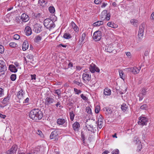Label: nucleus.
Listing matches in <instances>:
<instances>
[{
	"label": "nucleus",
	"instance_id": "43",
	"mask_svg": "<svg viewBox=\"0 0 154 154\" xmlns=\"http://www.w3.org/2000/svg\"><path fill=\"white\" fill-rule=\"evenodd\" d=\"M140 108L143 110H146L147 109V106L146 104H143L141 106Z\"/></svg>",
	"mask_w": 154,
	"mask_h": 154
},
{
	"label": "nucleus",
	"instance_id": "13",
	"mask_svg": "<svg viewBox=\"0 0 154 154\" xmlns=\"http://www.w3.org/2000/svg\"><path fill=\"white\" fill-rule=\"evenodd\" d=\"M17 149V146L16 145H14L7 151V153L8 154H14L16 152Z\"/></svg>",
	"mask_w": 154,
	"mask_h": 154
},
{
	"label": "nucleus",
	"instance_id": "2",
	"mask_svg": "<svg viewBox=\"0 0 154 154\" xmlns=\"http://www.w3.org/2000/svg\"><path fill=\"white\" fill-rule=\"evenodd\" d=\"M84 71L85 72L82 74L83 79L85 83H88L91 79L90 72L87 70H85Z\"/></svg>",
	"mask_w": 154,
	"mask_h": 154
},
{
	"label": "nucleus",
	"instance_id": "8",
	"mask_svg": "<svg viewBox=\"0 0 154 154\" xmlns=\"http://www.w3.org/2000/svg\"><path fill=\"white\" fill-rule=\"evenodd\" d=\"M147 121V119L146 118L140 117L139 118V121L138 122V123L139 125L143 126L146 125Z\"/></svg>",
	"mask_w": 154,
	"mask_h": 154
},
{
	"label": "nucleus",
	"instance_id": "32",
	"mask_svg": "<svg viewBox=\"0 0 154 154\" xmlns=\"http://www.w3.org/2000/svg\"><path fill=\"white\" fill-rule=\"evenodd\" d=\"M121 108L122 111L124 112L126 111L128 108L127 105L125 103H123L121 106Z\"/></svg>",
	"mask_w": 154,
	"mask_h": 154
},
{
	"label": "nucleus",
	"instance_id": "31",
	"mask_svg": "<svg viewBox=\"0 0 154 154\" xmlns=\"http://www.w3.org/2000/svg\"><path fill=\"white\" fill-rule=\"evenodd\" d=\"M63 37L65 39H69L71 38H72V36L69 33L66 32L64 33L63 35Z\"/></svg>",
	"mask_w": 154,
	"mask_h": 154
},
{
	"label": "nucleus",
	"instance_id": "29",
	"mask_svg": "<svg viewBox=\"0 0 154 154\" xmlns=\"http://www.w3.org/2000/svg\"><path fill=\"white\" fill-rule=\"evenodd\" d=\"M65 122V120L63 119H58L57 121V123L59 125H62Z\"/></svg>",
	"mask_w": 154,
	"mask_h": 154
},
{
	"label": "nucleus",
	"instance_id": "12",
	"mask_svg": "<svg viewBox=\"0 0 154 154\" xmlns=\"http://www.w3.org/2000/svg\"><path fill=\"white\" fill-rule=\"evenodd\" d=\"M144 26V24H143L141 25V26H140V27L138 34V37L139 38H141L143 36Z\"/></svg>",
	"mask_w": 154,
	"mask_h": 154
},
{
	"label": "nucleus",
	"instance_id": "55",
	"mask_svg": "<svg viewBox=\"0 0 154 154\" xmlns=\"http://www.w3.org/2000/svg\"><path fill=\"white\" fill-rule=\"evenodd\" d=\"M81 137L82 140V141L84 143L85 140V135L82 132L81 133Z\"/></svg>",
	"mask_w": 154,
	"mask_h": 154
},
{
	"label": "nucleus",
	"instance_id": "48",
	"mask_svg": "<svg viewBox=\"0 0 154 154\" xmlns=\"http://www.w3.org/2000/svg\"><path fill=\"white\" fill-rule=\"evenodd\" d=\"M119 151L117 149H116L112 151V154H119Z\"/></svg>",
	"mask_w": 154,
	"mask_h": 154
},
{
	"label": "nucleus",
	"instance_id": "54",
	"mask_svg": "<svg viewBox=\"0 0 154 154\" xmlns=\"http://www.w3.org/2000/svg\"><path fill=\"white\" fill-rule=\"evenodd\" d=\"M103 122V117L102 115H100L98 118V122Z\"/></svg>",
	"mask_w": 154,
	"mask_h": 154
},
{
	"label": "nucleus",
	"instance_id": "40",
	"mask_svg": "<svg viewBox=\"0 0 154 154\" xmlns=\"http://www.w3.org/2000/svg\"><path fill=\"white\" fill-rule=\"evenodd\" d=\"M86 37V34L85 33H83L82 34L81 38V42H83L85 39Z\"/></svg>",
	"mask_w": 154,
	"mask_h": 154
},
{
	"label": "nucleus",
	"instance_id": "11",
	"mask_svg": "<svg viewBox=\"0 0 154 154\" xmlns=\"http://www.w3.org/2000/svg\"><path fill=\"white\" fill-rule=\"evenodd\" d=\"M42 27L40 24L37 23L34 25L33 30L36 33H39L42 31Z\"/></svg>",
	"mask_w": 154,
	"mask_h": 154
},
{
	"label": "nucleus",
	"instance_id": "19",
	"mask_svg": "<svg viewBox=\"0 0 154 154\" xmlns=\"http://www.w3.org/2000/svg\"><path fill=\"white\" fill-rule=\"evenodd\" d=\"M105 49L106 52L111 53L112 51L114 48L112 45L111 44H109L106 46Z\"/></svg>",
	"mask_w": 154,
	"mask_h": 154
},
{
	"label": "nucleus",
	"instance_id": "52",
	"mask_svg": "<svg viewBox=\"0 0 154 154\" xmlns=\"http://www.w3.org/2000/svg\"><path fill=\"white\" fill-rule=\"evenodd\" d=\"M14 38L15 40H18L20 38V36L18 34H16L14 35Z\"/></svg>",
	"mask_w": 154,
	"mask_h": 154
},
{
	"label": "nucleus",
	"instance_id": "30",
	"mask_svg": "<svg viewBox=\"0 0 154 154\" xmlns=\"http://www.w3.org/2000/svg\"><path fill=\"white\" fill-rule=\"evenodd\" d=\"M103 24V22L102 21H98L93 23V24L94 26H98Z\"/></svg>",
	"mask_w": 154,
	"mask_h": 154
},
{
	"label": "nucleus",
	"instance_id": "49",
	"mask_svg": "<svg viewBox=\"0 0 154 154\" xmlns=\"http://www.w3.org/2000/svg\"><path fill=\"white\" fill-rule=\"evenodd\" d=\"M80 97L84 100L86 101L88 100V98L84 96L83 94H81Z\"/></svg>",
	"mask_w": 154,
	"mask_h": 154
},
{
	"label": "nucleus",
	"instance_id": "36",
	"mask_svg": "<svg viewBox=\"0 0 154 154\" xmlns=\"http://www.w3.org/2000/svg\"><path fill=\"white\" fill-rule=\"evenodd\" d=\"M86 112L89 114H91L92 111L91 108L89 106H87L86 108Z\"/></svg>",
	"mask_w": 154,
	"mask_h": 154
},
{
	"label": "nucleus",
	"instance_id": "17",
	"mask_svg": "<svg viewBox=\"0 0 154 154\" xmlns=\"http://www.w3.org/2000/svg\"><path fill=\"white\" fill-rule=\"evenodd\" d=\"M21 19L23 22H26L29 20V17L26 14L23 13L21 16Z\"/></svg>",
	"mask_w": 154,
	"mask_h": 154
},
{
	"label": "nucleus",
	"instance_id": "7",
	"mask_svg": "<svg viewBox=\"0 0 154 154\" xmlns=\"http://www.w3.org/2000/svg\"><path fill=\"white\" fill-rule=\"evenodd\" d=\"M55 101L54 97H47L45 100V104L46 106H49L53 103Z\"/></svg>",
	"mask_w": 154,
	"mask_h": 154
},
{
	"label": "nucleus",
	"instance_id": "27",
	"mask_svg": "<svg viewBox=\"0 0 154 154\" xmlns=\"http://www.w3.org/2000/svg\"><path fill=\"white\" fill-rule=\"evenodd\" d=\"M10 99V96L9 95H8L7 97L5 98L2 101V103L3 104H5L7 103L9 100Z\"/></svg>",
	"mask_w": 154,
	"mask_h": 154
},
{
	"label": "nucleus",
	"instance_id": "51",
	"mask_svg": "<svg viewBox=\"0 0 154 154\" xmlns=\"http://www.w3.org/2000/svg\"><path fill=\"white\" fill-rule=\"evenodd\" d=\"M4 90L2 88H0V97L4 95Z\"/></svg>",
	"mask_w": 154,
	"mask_h": 154
},
{
	"label": "nucleus",
	"instance_id": "22",
	"mask_svg": "<svg viewBox=\"0 0 154 154\" xmlns=\"http://www.w3.org/2000/svg\"><path fill=\"white\" fill-rule=\"evenodd\" d=\"M9 68L11 72H16L17 71L16 67L13 64L10 65L9 66Z\"/></svg>",
	"mask_w": 154,
	"mask_h": 154
},
{
	"label": "nucleus",
	"instance_id": "35",
	"mask_svg": "<svg viewBox=\"0 0 154 154\" xmlns=\"http://www.w3.org/2000/svg\"><path fill=\"white\" fill-rule=\"evenodd\" d=\"M42 39V37L39 36L38 35L37 36H36L35 37V42H38L41 41V40Z\"/></svg>",
	"mask_w": 154,
	"mask_h": 154
},
{
	"label": "nucleus",
	"instance_id": "56",
	"mask_svg": "<svg viewBox=\"0 0 154 154\" xmlns=\"http://www.w3.org/2000/svg\"><path fill=\"white\" fill-rule=\"evenodd\" d=\"M36 133L40 135L41 137H42L43 135V134L41 131L38 130Z\"/></svg>",
	"mask_w": 154,
	"mask_h": 154
},
{
	"label": "nucleus",
	"instance_id": "57",
	"mask_svg": "<svg viewBox=\"0 0 154 154\" xmlns=\"http://www.w3.org/2000/svg\"><path fill=\"white\" fill-rule=\"evenodd\" d=\"M74 83L77 85H80V86H81V85L82 84V83H81V82H78L76 81H74Z\"/></svg>",
	"mask_w": 154,
	"mask_h": 154
},
{
	"label": "nucleus",
	"instance_id": "46",
	"mask_svg": "<svg viewBox=\"0 0 154 154\" xmlns=\"http://www.w3.org/2000/svg\"><path fill=\"white\" fill-rule=\"evenodd\" d=\"M119 72L120 78L123 79V77L124 75V73L123 71L122 70H119Z\"/></svg>",
	"mask_w": 154,
	"mask_h": 154
},
{
	"label": "nucleus",
	"instance_id": "3",
	"mask_svg": "<svg viewBox=\"0 0 154 154\" xmlns=\"http://www.w3.org/2000/svg\"><path fill=\"white\" fill-rule=\"evenodd\" d=\"M110 14L107 13L106 10H104L101 13L100 15V18L101 20H103L106 19L107 20H109L110 19Z\"/></svg>",
	"mask_w": 154,
	"mask_h": 154
},
{
	"label": "nucleus",
	"instance_id": "5",
	"mask_svg": "<svg viewBox=\"0 0 154 154\" xmlns=\"http://www.w3.org/2000/svg\"><path fill=\"white\" fill-rule=\"evenodd\" d=\"M90 71L92 73H94L95 72H99L100 70L94 64L92 63L90 65L89 67Z\"/></svg>",
	"mask_w": 154,
	"mask_h": 154
},
{
	"label": "nucleus",
	"instance_id": "39",
	"mask_svg": "<svg viewBox=\"0 0 154 154\" xmlns=\"http://www.w3.org/2000/svg\"><path fill=\"white\" fill-rule=\"evenodd\" d=\"M16 75L15 74H12L11 75L10 79L12 81H14L16 79Z\"/></svg>",
	"mask_w": 154,
	"mask_h": 154
},
{
	"label": "nucleus",
	"instance_id": "60",
	"mask_svg": "<svg viewBox=\"0 0 154 154\" xmlns=\"http://www.w3.org/2000/svg\"><path fill=\"white\" fill-rule=\"evenodd\" d=\"M94 2L96 4H98L101 2L100 0H94Z\"/></svg>",
	"mask_w": 154,
	"mask_h": 154
},
{
	"label": "nucleus",
	"instance_id": "21",
	"mask_svg": "<svg viewBox=\"0 0 154 154\" xmlns=\"http://www.w3.org/2000/svg\"><path fill=\"white\" fill-rule=\"evenodd\" d=\"M25 94L24 92L22 89H21L18 92L17 94V97L19 99H22L23 97Z\"/></svg>",
	"mask_w": 154,
	"mask_h": 154
},
{
	"label": "nucleus",
	"instance_id": "14",
	"mask_svg": "<svg viewBox=\"0 0 154 154\" xmlns=\"http://www.w3.org/2000/svg\"><path fill=\"white\" fill-rule=\"evenodd\" d=\"M146 89L145 88H143L142 89L141 93L138 95V96L139 97V100L141 101L143 100L144 96L146 94Z\"/></svg>",
	"mask_w": 154,
	"mask_h": 154
},
{
	"label": "nucleus",
	"instance_id": "44",
	"mask_svg": "<svg viewBox=\"0 0 154 154\" xmlns=\"http://www.w3.org/2000/svg\"><path fill=\"white\" fill-rule=\"evenodd\" d=\"M55 27V25L54 24V23L53 21L52 23H51V24H50L49 26V28H48L47 29H49V30H50L51 29H52V28H53Z\"/></svg>",
	"mask_w": 154,
	"mask_h": 154
},
{
	"label": "nucleus",
	"instance_id": "62",
	"mask_svg": "<svg viewBox=\"0 0 154 154\" xmlns=\"http://www.w3.org/2000/svg\"><path fill=\"white\" fill-rule=\"evenodd\" d=\"M6 117V116L4 115H3L1 113H0V117L3 119H5Z\"/></svg>",
	"mask_w": 154,
	"mask_h": 154
},
{
	"label": "nucleus",
	"instance_id": "28",
	"mask_svg": "<svg viewBox=\"0 0 154 154\" xmlns=\"http://www.w3.org/2000/svg\"><path fill=\"white\" fill-rule=\"evenodd\" d=\"M107 25L108 26L114 28H117L118 26L117 25L112 22H108L107 23Z\"/></svg>",
	"mask_w": 154,
	"mask_h": 154
},
{
	"label": "nucleus",
	"instance_id": "15",
	"mask_svg": "<svg viewBox=\"0 0 154 154\" xmlns=\"http://www.w3.org/2000/svg\"><path fill=\"white\" fill-rule=\"evenodd\" d=\"M53 23V21L49 18L45 19L44 21V25L47 29L49 28V26L51 23Z\"/></svg>",
	"mask_w": 154,
	"mask_h": 154
},
{
	"label": "nucleus",
	"instance_id": "64",
	"mask_svg": "<svg viewBox=\"0 0 154 154\" xmlns=\"http://www.w3.org/2000/svg\"><path fill=\"white\" fill-rule=\"evenodd\" d=\"M107 5V3H106L104 2L103 3H102V6H101V7L102 8H104V7H105Z\"/></svg>",
	"mask_w": 154,
	"mask_h": 154
},
{
	"label": "nucleus",
	"instance_id": "47",
	"mask_svg": "<svg viewBox=\"0 0 154 154\" xmlns=\"http://www.w3.org/2000/svg\"><path fill=\"white\" fill-rule=\"evenodd\" d=\"M103 122H98V127L100 129H101L103 125Z\"/></svg>",
	"mask_w": 154,
	"mask_h": 154
},
{
	"label": "nucleus",
	"instance_id": "41",
	"mask_svg": "<svg viewBox=\"0 0 154 154\" xmlns=\"http://www.w3.org/2000/svg\"><path fill=\"white\" fill-rule=\"evenodd\" d=\"M100 109V107L99 106H97L95 107V112L96 113H98Z\"/></svg>",
	"mask_w": 154,
	"mask_h": 154
},
{
	"label": "nucleus",
	"instance_id": "25",
	"mask_svg": "<svg viewBox=\"0 0 154 154\" xmlns=\"http://www.w3.org/2000/svg\"><path fill=\"white\" fill-rule=\"evenodd\" d=\"M71 26L75 31L76 32L79 31V28L76 24L73 21L71 23Z\"/></svg>",
	"mask_w": 154,
	"mask_h": 154
},
{
	"label": "nucleus",
	"instance_id": "34",
	"mask_svg": "<svg viewBox=\"0 0 154 154\" xmlns=\"http://www.w3.org/2000/svg\"><path fill=\"white\" fill-rule=\"evenodd\" d=\"M55 93L57 94V95L58 96V97L59 98H60L61 97L60 94L61 93V91L60 90V89H57L55 90H54Z\"/></svg>",
	"mask_w": 154,
	"mask_h": 154
},
{
	"label": "nucleus",
	"instance_id": "59",
	"mask_svg": "<svg viewBox=\"0 0 154 154\" xmlns=\"http://www.w3.org/2000/svg\"><path fill=\"white\" fill-rule=\"evenodd\" d=\"M45 2L44 0H39L38 1V4H39L40 5L42 6L43 3H45Z\"/></svg>",
	"mask_w": 154,
	"mask_h": 154
},
{
	"label": "nucleus",
	"instance_id": "9",
	"mask_svg": "<svg viewBox=\"0 0 154 154\" xmlns=\"http://www.w3.org/2000/svg\"><path fill=\"white\" fill-rule=\"evenodd\" d=\"M7 70V67L5 63L2 60H0V72H4Z\"/></svg>",
	"mask_w": 154,
	"mask_h": 154
},
{
	"label": "nucleus",
	"instance_id": "26",
	"mask_svg": "<svg viewBox=\"0 0 154 154\" xmlns=\"http://www.w3.org/2000/svg\"><path fill=\"white\" fill-rule=\"evenodd\" d=\"M111 91L108 88H105L104 90L103 94L106 96H109L111 94Z\"/></svg>",
	"mask_w": 154,
	"mask_h": 154
},
{
	"label": "nucleus",
	"instance_id": "4",
	"mask_svg": "<svg viewBox=\"0 0 154 154\" xmlns=\"http://www.w3.org/2000/svg\"><path fill=\"white\" fill-rule=\"evenodd\" d=\"M101 32L99 30L95 32L93 34V37L94 39L96 41H100L102 38Z\"/></svg>",
	"mask_w": 154,
	"mask_h": 154
},
{
	"label": "nucleus",
	"instance_id": "42",
	"mask_svg": "<svg viewBox=\"0 0 154 154\" xmlns=\"http://www.w3.org/2000/svg\"><path fill=\"white\" fill-rule=\"evenodd\" d=\"M70 119L72 121L74 119L75 115L74 114L72 111L70 112L69 113Z\"/></svg>",
	"mask_w": 154,
	"mask_h": 154
},
{
	"label": "nucleus",
	"instance_id": "58",
	"mask_svg": "<svg viewBox=\"0 0 154 154\" xmlns=\"http://www.w3.org/2000/svg\"><path fill=\"white\" fill-rule=\"evenodd\" d=\"M125 54H126L127 55V57H128V58H131V53L130 52H125Z\"/></svg>",
	"mask_w": 154,
	"mask_h": 154
},
{
	"label": "nucleus",
	"instance_id": "16",
	"mask_svg": "<svg viewBox=\"0 0 154 154\" xmlns=\"http://www.w3.org/2000/svg\"><path fill=\"white\" fill-rule=\"evenodd\" d=\"M32 58L33 57L32 55L28 54L26 56V57H24V62H25L26 63L29 62H31Z\"/></svg>",
	"mask_w": 154,
	"mask_h": 154
},
{
	"label": "nucleus",
	"instance_id": "53",
	"mask_svg": "<svg viewBox=\"0 0 154 154\" xmlns=\"http://www.w3.org/2000/svg\"><path fill=\"white\" fill-rule=\"evenodd\" d=\"M31 79L32 80H35L36 79V75L35 74L31 75Z\"/></svg>",
	"mask_w": 154,
	"mask_h": 154
},
{
	"label": "nucleus",
	"instance_id": "50",
	"mask_svg": "<svg viewBox=\"0 0 154 154\" xmlns=\"http://www.w3.org/2000/svg\"><path fill=\"white\" fill-rule=\"evenodd\" d=\"M4 51V48L3 46L0 45V53L2 54Z\"/></svg>",
	"mask_w": 154,
	"mask_h": 154
},
{
	"label": "nucleus",
	"instance_id": "23",
	"mask_svg": "<svg viewBox=\"0 0 154 154\" xmlns=\"http://www.w3.org/2000/svg\"><path fill=\"white\" fill-rule=\"evenodd\" d=\"M57 132V131L55 130L52 131L50 136V139H55L56 137L58 135Z\"/></svg>",
	"mask_w": 154,
	"mask_h": 154
},
{
	"label": "nucleus",
	"instance_id": "38",
	"mask_svg": "<svg viewBox=\"0 0 154 154\" xmlns=\"http://www.w3.org/2000/svg\"><path fill=\"white\" fill-rule=\"evenodd\" d=\"M10 47L12 48L16 47L17 46V43L14 42H11L9 44Z\"/></svg>",
	"mask_w": 154,
	"mask_h": 154
},
{
	"label": "nucleus",
	"instance_id": "61",
	"mask_svg": "<svg viewBox=\"0 0 154 154\" xmlns=\"http://www.w3.org/2000/svg\"><path fill=\"white\" fill-rule=\"evenodd\" d=\"M82 68L81 67L79 66H78L76 67V70L79 71Z\"/></svg>",
	"mask_w": 154,
	"mask_h": 154
},
{
	"label": "nucleus",
	"instance_id": "6",
	"mask_svg": "<svg viewBox=\"0 0 154 154\" xmlns=\"http://www.w3.org/2000/svg\"><path fill=\"white\" fill-rule=\"evenodd\" d=\"M141 69V67L138 68L136 67H132L131 68H126L125 69L126 70H127L131 72L133 74H134L138 73Z\"/></svg>",
	"mask_w": 154,
	"mask_h": 154
},
{
	"label": "nucleus",
	"instance_id": "20",
	"mask_svg": "<svg viewBox=\"0 0 154 154\" xmlns=\"http://www.w3.org/2000/svg\"><path fill=\"white\" fill-rule=\"evenodd\" d=\"M25 32L26 35L29 36L32 34V31L31 28L29 26H27L25 29Z\"/></svg>",
	"mask_w": 154,
	"mask_h": 154
},
{
	"label": "nucleus",
	"instance_id": "24",
	"mask_svg": "<svg viewBox=\"0 0 154 154\" xmlns=\"http://www.w3.org/2000/svg\"><path fill=\"white\" fill-rule=\"evenodd\" d=\"M29 47V44L26 41H24L22 45V49L23 51H26L27 50Z\"/></svg>",
	"mask_w": 154,
	"mask_h": 154
},
{
	"label": "nucleus",
	"instance_id": "18",
	"mask_svg": "<svg viewBox=\"0 0 154 154\" xmlns=\"http://www.w3.org/2000/svg\"><path fill=\"white\" fill-rule=\"evenodd\" d=\"M80 127V125L78 122H75L72 125L73 130L75 131H78Z\"/></svg>",
	"mask_w": 154,
	"mask_h": 154
},
{
	"label": "nucleus",
	"instance_id": "10",
	"mask_svg": "<svg viewBox=\"0 0 154 154\" xmlns=\"http://www.w3.org/2000/svg\"><path fill=\"white\" fill-rule=\"evenodd\" d=\"M95 122L93 121V122L90 123V120L89 119V121H87L86 122V127L88 129L89 131L91 132H93V124Z\"/></svg>",
	"mask_w": 154,
	"mask_h": 154
},
{
	"label": "nucleus",
	"instance_id": "45",
	"mask_svg": "<svg viewBox=\"0 0 154 154\" xmlns=\"http://www.w3.org/2000/svg\"><path fill=\"white\" fill-rule=\"evenodd\" d=\"M74 90L75 92V94H79L81 92V91L80 90H78L76 88H74Z\"/></svg>",
	"mask_w": 154,
	"mask_h": 154
},
{
	"label": "nucleus",
	"instance_id": "1",
	"mask_svg": "<svg viewBox=\"0 0 154 154\" xmlns=\"http://www.w3.org/2000/svg\"><path fill=\"white\" fill-rule=\"evenodd\" d=\"M42 112L38 109H34L30 112L29 116L32 119L36 121L40 120L43 117Z\"/></svg>",
	"mask_w": 154,
	"mask_h": 154
},
{
	"label": "nucleus",
	"instance_id": "33",
	"mask_svg": "<svg viewBox=\"0 0 154 154\" xmlns=\"http://www.w3.org/2000/svg\"><path fill=\"white\" fill-rule=\"evenodd\" d=\"M130 22L134 26H137L138 23V21L136 19H132L130 20Z\"/></svg>",
	"mask_w": 154,
	"mask_h": 154
},
{
	"label": "nucleus",
	"instance_id": "63",
	"mask_svg": "<svg viewBox=\"0 0 154 154\" xmlns=\"http://www.w3.org/2000/svg\"><path fill=\"white\" fill-rule=\"evenodd\" d=\"M29 98H27L23 102V103H27L29 102Z\"/></svg>",
	"mask_w": 154,
	"mask_h": 154
},
{
	"label": "nucleus",
	"instance_id": "37",
	"mask_svg": "<svg viewBox=\"0 0 154 154\" xmlns=\"http://www.w3.org/2000/svg\"><path fill=\"white\" fill-rule=\"evenodd\" d=\"M49 12L51 13H54L55 11L54 7L53 6H50L48 8Z\"/></svg>",
	"mask_w": 154,
	"mask_h": 154
}]
</instances>
